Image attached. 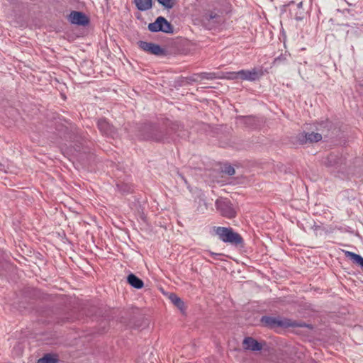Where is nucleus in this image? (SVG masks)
<instances>
[{
	"label": "nucleus",
	"mask_w": 363,
	"mask_h": 363,
	"mask_svg": "<svg viewBox=\"0 0 363 363\" xmlns=\"http://www.w3.org/2000/svg\"><path fill=\"white\" fill-rule=\"evenodd\" d=\"M184 138L189 133L184 126L177 121L168 119L159 123H145L138 128V137L144 140L159 143H169L174 140V135Z\"/></svg>",
	"instance_id": "1"
},
{
	"label": "nucleus",
	"mask_w": 363,
	"mask_h": 363,
	"mask_svg": "<svg viewBox=\"0 0 363 363\" xmlns=\"http://www.w3.org/2000/svg\"><path fill=\"white\" fill-rule=\"evenodd\" d=\"M216 234L224 242H228L235 246H242L243 239L241 235L235 232L231 228L216 227Z\"/></svg>",
	"instance_id": "2"
},
{
	"label": "nucleus",
	"mask_w": 363,
	"mask_h": 363,
	"mask_svg": "<svg viewBox=\"0 0 363 363\" xmlns=\"http://www.w3.org/2000/svg\"><path fill=\"white\" fill-rule=\"evenodd\" d=\"M260 322L264 327L269 329H277L280 328H289L296 326L295 322L286 318H279V317H272L264 315L260 319Z\"/></svg>",
	"instance_id": "3"
},
{
	"label": "nucleus",
	"mask_w": 363,
	"mask_h": 363,
	"mask_svg": "<svg viewBox=\"0 0 363 363\" xmlns=\"http://www.w3.org/2000/svg\"><path fill=\"white\" fill-rule=\"evenodd\" d=\"M147 28L152 33H174V26L163 16L157 17L155 22L149 23Z\"/></svg>",
	"instance_id": "4"
},
{
	"label": "nucleus",
	"mask_w": 363,
	"mask_h": 363,
	"mask_svg": "<svg viewBox=\"0 0 363 363\" xmlns=\"http://www.w3.org/2000/svg\"><path fill=\"white\" fill-rule=\"evenodd\" d=\"M216 206L221 216L224 217L233 218L236 216V211L230 201L228 199H217Z\"/></svg>",
	"instance_id": "5"
},
{
	"label": "nucleus",
	"mask_w": 363,
	"mask_h": 363,
	"mask_svg": "<svg viewBox=\"0 0 363 363\" xmlns=\"http://www.w3.org/2000/svg\"><path fill=\"white\" fill-rule=\"evenodd\" d=\"M138 45L141 50L151 55L164 56L167 54V50L164 48L153 43L140 40L138 42Z\"/></svg>",
	"instance_id": "6"
},
{
	"label": "nucleus",
	"mask_w": 363,
	"mask_h": 363,
	"mask_svg": "<svg viewBox=\"0 0 363 363\" xmlns=\"http://www.w3.org/2000/svg\"><path fill=\"white\" fill-rule=\"evenodd\" d=\"M100 132L106 137L116 138L118 136V130L106 118H100L97 122Z\"/></svg>",
	"instance_id": "7"
},
{
	"label": "nucleus",
	"mask_w": 363,
	"mask_h": 363,
	"mask_svg": "<svg viewBox=\"0 0 363 363\" xmlns=\"http://www.w3.org/2000/svg\"><path fill=\"white\" fill-rule=\"evenodd\" d=\"M68 19L72 24L85 26L89 24V18L82 12L72 11L69 15Z\"/></svg>",
	"instance_id": "8"
},
{
	"label": "nucleus",
	"mask_w": 363,
	"mask_h": 363,
	"mask_svg": "<svg viewBox=\"0 0 363 363\" xmlns=\"http://www.w3.org/2000/svg\"><path fill=\"white\" fill-rule=\"evenodd\" d=\"M297 140L299 144L303 145L318 142V133L302 132L297 135Z\"/></svg>",
	"instance_id": "9"
},
{
	"label": "nucleus",
	"mask_w": 363,
	"mask_h": 363,
	"mask_svg": "<svg viewBox=\"0 0 363 363\" xmlns=\"http://www.w3.org/2000/svg\"><path fill=\"white\" fill-rule=\"evenodd\" d=\"M242 344L245 350L260 351L262 349V344L251 337H245L243 340Z\"/></svg>",
	"instance_id": "10"
},
{
	"label": "nucleus",
	"mask_w": 363,
	"mask_h": 363,
	"mask_svg": "<svg viewBox=\"0 0 363 363\" xmlns=\"http://www.w3.org/2000/svg\"><path fill=\"white\" fill-rule=\"evenodd\" d=\"M284 7L289 6V7H292V8H294V9L298 10V13H294V11L292 10V9H289L291 16L292 18H295L296 21H301V20H302L303 18V17H304V11H303V9L302 8V2H299L296 6H294V1H291V2L289 3V4L284 5Z\"/></svg>",
	"instance_id": "11"
},
{
	"label": "nucleus",
	"mask_w": 363,
	"mask_h": 363,
	"mask_svg": "<svg viewBox=\"0 0 363 363\" xmlns=\"http://www.w3.org/2000/svg\"><path fill=\"white\" fill-rule=\"evenodd\" d=\"M240 79L242 80L255 81L262 75L255 69L252 70H240Z\"/></svg>",
	"instance_id": "12"
},
{
	"label": "nucleus",
	"mask_w": 363,
	"mask_h": 363,
	"mask_svg": "<svg viewBox=\"0 0 363 363\" xmlns=\"http://www.w3.org/2000/svg\"><path fill=\"white\" fill-rule=\"evenodd\" d=\"M127 282L132 287L137 289H140L144 286L143 281L133 273H130L128 275Z\"/></svg>",
	"instance_id": "13"
},
{
	"label": "nucleus",
	"mask_w": 363,
	"mask_h": 363,
	"mask_svg": "<svg viewBox=\"0 0 363 363\" xmlns=\"http://www.w3.org/2000/svg\"><path fill=\"white\" fill-rule=\"evenodd\" d=\"M133 3L140 11H147L152 7V0H134Z\"/></svg>",
	"instance_id": "14"
},
{
	"label": "nucleus",
	"mask_w": 363,
	"mask_h": 363,
	"mask_svg": "<svg viewBox=\"0 0 363 363\" xmlns=\"http://www.w3.org/2000/svg\"><path fill=\"white\" fill-rule=\"evenodd\" d=\"M343 161L344 159L342 157H338L336 155L331 153L324 162L328 167H333L342 164Z\"/></svg>",
	"instance_id": "15"
},
{
	"label": "nucleus",
	"mask_w": 363,
	"mask_h": 363,
	"mask_svg": "<svg viewBox=\"0 0 363 363\" xmlns=\"http://www.w3.org/2000/svg\"><path fill=\"white\" fill-rule=\"evenodd\" d=\"M345 255L349 257L354 263L358 264L363 271V257L352 252L346 251Z\"/></svg>",
	"instance_id": "16"
},
{
	"label": "nucleus",
	"mask_w": 363,
	"mask_h": 363,
	"mask_svg": "<svg viewBox=\"0 0 363 363\" xmlns=\"http://www.w3.org/2000/svg\"><path fill=\"white\" fill-rule=\"evenodd\" d=\"M169 298L172 301V303L176 307H177L182 312L184 311V303L179 296H177L175 294L172 293L170 294Z\"/></svg>",
	"instance_id": "17"
},
{
	"label": "nucleus",
	"mask_w": 363,
	"mask_h": 363,
	"mask_svg": "<svg viewBox=\"0 0 363 363\" xmlns=\"http://www.w3.org/2000/svg\"><path fill=\"white\" fill-rule=\"evenodd\" d=\"M239 120L241 121L242 123H243L246 126L250 128H255L257 124V121L253 116H239L238 118Z\"/></svg>",
	"instance_id": "18"
},
{
	"label": "nucleus",
	"mask_w": 363,
	"mask_h": 363,
	"mask_svg": "<svg viewBox=\"0 0 363 363\" xmlns=\"http://www.w3.org/2000/svg\"><path fill=\"white\" fill-rule=\"evenodd\" d=\"M220 16L213 12L206 13L203 16V21H208L210 22L212 21L213 23H218V18H219Z\"/></svg>",
	"instance_id": "19"
},
{
	"label": "nucleus",
	"mask_w": 363,
	"mask_h": 363,
	"mask_svg": "<svg viewBox=\"0 0 363 363\" xmlns=\"http://www.w3.org/2000/svg\"><path fill=\"white\" fill-rule=\"evenodd\" d=\"M58 359L50 354H46L38 359V363H57Z\"/></svg>",
	"instance_id": "20"
},
{
	"label": "nucleus",
	"mask_w": 363,
	"mask_h": 363,
	"mask_svg": "<svg viewBox=\"0 0 363 363\" xmlns=\"http://www.w3.org/2000/svg\"><path fill=\"white\" fill-rule=\"evenodd\" d=\"M166 9H171L174 7L176 0H157Z\"/></svg>",
	"instance_id": "21"
},
{
	"label": "nucleus",
	"mask_w": 363,
	"mask_h": 363,
	"mask_svg": "<svg viewBox=\"0 0 363 363\" xmlns=\"http://www.w3.org/2000/svg\"><path fill=\"white\" fill-rule=\"evenodd\" d=\"M197 77H199L201 79H213L216 78V74L212 72H201L200 74H197Z\"/></svg>",
	"instance_id": "22"
},
{
	"label": "nucleus",
	"mask_w": 363,
	"mask_h": 363,
	"mask_svg": "<svg viewBox=\"0 0 363 363\" xmlns=\"http://www.w3.org/2000/svg\"><path fill=\"white\" fill-rule=\"evenodd\" d=\"M9 266H10V264L8 262L0 259V275L4 274V272L9 267Z\"/></svg>",
	"instance_id": "23"
},
{
	"label": "nucleus",
	"mask_w": 363,
	"mask_h": 363,
	"mask_svg": "<svg viewBox=\"0 0 363 363\" xmlns=\"http://www.w3.org/2000/svg\"><path fill=\"white\" fill-rule=\"evenodd\" d=\"M222 172L229 176H232L235 173L234 167L228 164H226L223 167Z\"/></svg>",
	"instance_id": "24"
},
{
	"label": "nucleus",
	"mask_w": 363,
	"mask_h": 363,
	"mask_svg": "<svg viewBox=\"0 0 363 363\" xmlns=\"http://www.w3.org/2000/svg\"><path fill=\"white\" fill-rule=\"evenodd\" d=\"M240 71L238 72H230L226 73L225 78L228 79H240Z\"/></svg>",
	"instance_id": "25"
},
{
	"label": "nucleus",
	"mask_w": 363,
	"mask_h": 363,
	"mask_svg": "<svg viewBox=\"0 0 363 363\" xmlns=\"http://www.w3.org/2000/svg\"><path fill=\"white\" fill-rule=\"evenodd\" d=\"M117 187L121 191H123V192H128L129 191V188H128V186L126 185L117 184Z\"/></svg>",
	"instance_id": "26"
},
{
	"label": "nucleus",
	"mask_w": 363,
	"mask_h": 363,
	"mask_svg": "<svg viewBox=\"0 0 363 363\" xmlns=\"http://www.w3.org/2000/svg\"><path fill=\"white\" fill-rule=\"evenodd\" d=\"M210 255L215 259H216L218 257L223 255L222 254L214 253L212 252H210Z\"/></svg>",
	"instance_id": "27"
},
{
	"label": "nucleus",
	"mask_w": 363,
	"mask_h": 363,
	"mask_svg": "<svg viewBox=\"0 0 363 363\" xmlns=\"http://www.w3.org/2000/svg\"><path fill=\"white\" fill-rule=\"evenodd\" d=\"M67 321H69V318H66V320L65 319H57L55 322L57 323H65V322H67Z\"/></svg>",
	"instance_id": "28"
},
{
	"label": "nucleus",
	"mask_w": 363,
	"mask_h": 363,
	"mask_svg": "<svg viewBox=\"0 0 363 363\" xmlns=\"http://www.w3.org/2000/svg\"><path fill=\"white\" fill-rule=\"evenodd\" d=\"M196 75H197V74H195V75H194L193 77H189V79L190 81H192V82H196V81H197V80H198V78H199V77H197Z\"/></svg>",
	"instance_id": "29"
},
{
	"label": "nucleus",
	"mask_w": 363,
	"mask_h": 363,
	"mask_svg": "<svg viewBox=\"0 0 363 363\" xmlns=\"http://www.w3.org/2000/svg\"><path fill=\"white\" fill-rule=\"evenodd\" d=\"M290 9H292V10L294 11V13H298V10H297V9H296L294 8H292V7H291Z\"/></svg>",
	"instance_id": "30"
},
{
	"label": "nucleus",
	"mask_w": 363,
	"mask_h": 363,
	"mask_svg": "<svg viewBox=\"0 0 363 363\" xmlns=\"http://www.w3.org/2000/svg\"><path fill=\"white\" fill-rule=\"evenodd\" d=\"M322 140V136L320 134H319V139H318V141H320Z\"/></svg>",
	"instance_id": "31"
}]
</instances>
